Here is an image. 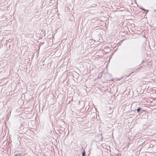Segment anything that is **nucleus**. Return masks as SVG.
Segmentation results:
<instances>
[{"mask_svg":"<svg viewBox=\"0 0 156 156\" xmlns=\"http://www.w3.org/2000/svg\"><path fill=\"white\" fill-rule=\"evenodd\" d=\"M85 151H84L82 153V156H85Z\"/></svg>","mask_w":156,"mask_h":156,"instance_id":"nucleus-1","label":"nucleus"},{"mask_svg":"<svg viewBox=\"0 0 156 156\" xmlns=\"http://www.w3.org/2000/svg\"><path fill=\"white\" fill-rule=\"evenodd\" d=\"M140 110H141L140 108H139L137 109V112H139Z\"/></svg>","mask_w":156,"mask_h":156,"instance_id":"nucleus-2","label":"nucleus"}]
</instances>
